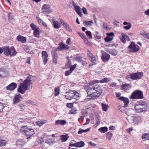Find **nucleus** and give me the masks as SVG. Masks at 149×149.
Returning <instances> with one entry per match:
<instances>
[{"instance_id": "c756f323", "label": "nucleus", "mask_w": 149, "mask_h": 149, "mask_svg": "<svg viewBox=\"0 0 149 149\" xmlns=\"http://www.w3.org/2000/svg\"><path fill=\"white\" fill-rule=\"evenodd\" d=\"M26 90H25V89L22 86V85L21 84L20 86L18 88L17 91L18 92L22 94H24L25 92V91Z\"/></svg>"}, {"instance_id": "f704fd0d", "label": "nucleus", "mask_w": 149, "mask_h": 149, "mask_svg": "<svg viewBox=\"0 0 149 149\" xmlns=\"http://www.w3.org/2000/svg\"><path fill=\"white\" fill-rule=\"evenodd\" d=\"M60 88L59 87H57L55 88L54 95L55 96L58 95L59 94Z\"/></svg>"}, {"instance_id": "c85d7f7f", "label": "nucleus", "mask_w": 149, "mask_h": 149, "mask_svg": "<svg viewBox=\"0 0 149 149\" xmlns=\"http://www.w3.org/2000/svg\"><path fill=\"white\" fill-rule=\"evenodd\" d=\"M98 130L101 133H104L108 131V128L106 127H101Z\"/></svg>"}, {"instance_id": "c03bdc74", "label": "nucleus", "mask_w": 149, "mask_h": 149, "mask_svg": "<svg viewBox=\"0 0 149 149\" xmlns=\"http://www.w3.org/2000/svg\"><path fill=\"white\" fill-rule=\"evenodd\" d=\"M106 135V137L107 139L110 140L112 135V133L110 132H108L107 133Z\"/></svg>"}, {"instance_id": "ea45409f", "label": "nucleus", "mask_w": 149, "mask_h": 149, "mask_svg": "<svg viewBox=\"0 0 149 149\" xmlns=\"http://www.w3.org/2000/svg\"><path fill=\"white\" fill-rule=\"evenodd\" d=\"M109 53L112 55L115 56L118 54L117 52L114 49H112L110 50Z\"/></svg>"}, {"instance_id": "39448f33", "label": "nucleus", "mask_w": 149, "mask_h": 149, "mask_svg": "<svg viewBox=\"0 0 149 149\" xmlns=\"http://www.w3.org/2000/svg\"><path fill=\"white\" fill-rule=\"evenodd\" d=\"M130 78L132 80H137L140 79L143 76V72H137L134 73H130Z\"/></svg>"}, {"instance_id": "680f3d73", "label": "nucleus", "mask_w": 149, "mask_h": 149, "mask_svg": "<svg viewBox=\"0 0 149 149\" xmlns=\"http://www.w3.org/2000/svg\"><path fill=\"white\" fill-rule=\"evenodd\" d=\"M72 73V72L70 70H68L65 72V76H67L70 75Z\"/></svg>"}, {"instance_id": "2eb2a0df", "label": "nucleus", "mask_w": 149, "mask_h": 149, "mask_svg": "<svg viewBox=\"0 0 149 149\" xmlns=\"http://www.w3.org/2000/svg\"><path fill=\"white\" fill-rule=\"evenodd\" d=\"M118 99L120 101H122L123 102L124 104V107H127L129 102V100L127 98L125 97H120L118 98Z\"/></svg>"}, {"instance_id": "864d4df0", "label": "nucleus", "mask_w": 149, "mask_h": 149, "mask_svg": "<svg viewBox=\"0 0 149 149\" xmlns=\"http://www.w3.org/2000/svg\"><path fill=\"white\" fill-rule=\"evenodd\" d=\"M68 62L65 64V66L67 68H69L71 65V62L68 58Z\"/></svg>"}, {"instance_id": "4468645a", "label": "nucleus", "mask_w": 149, "mask_h": 149, "mask_svg": "<svg viewBox=\"0 0 149 149\" xmlns=\"http://www.w3.org/2000/svg\"><path fill=\"white\" fill-rule=\"evenodd\" d=\"M42 58L43 59V63L44 65H45L48 61V55L47 52L45 51H42Z\"/></svg>"}, {"instance_id": "5701e85b", "label": "nucleus", "mask_w": 149, "mask_h": 149, "mask_svg": "<svg viewBox=\"0 0 149 149\" xmlns=\"http://www.w3.org/2000/svg\"><path fill=\"white\" fill-rule=\"evenodd\" d=\"M63 25L66 29L68 31L70 32L72 31L71 27L68 24L66 23H64V24H63Z\"/></svg>"}, {"instance_id": "a211bd4d", "label": "nucleus", "mask_w": 149, "mask_h": 149, "mask_svg": "<svg viewBox=\"0 0 149 149\" xmlns=\"http://www.w3.org/2000/svg\"><path fill=\"white\" fill-rule=\"evenodd\" d=\"M30 26L32 30L34 31L33 34L34 36L35 37H37V27L36 25L32 23L31 24Z\"/></svg>"}, {"instance_id": "58836bf2", "label": "nucleus", "mask_w": 149, "mask_h": 149, "mask_svg": "<svg viewBox=\"0 0 149 149\" xmlns=\"http://www.w3.org/2000/svg\"><path fill=\"white\" fill-rule=\"evenodd\" d=\"M90 130V128H87L86 130H83L80 129L79 130V131L78 132V133L79 134H81L83 132H87L88 131Z\"/></svg>"}, {"instance_id": "412c9836", "label": "nucleus", "mask_w": 149, "mask_h": 149, "mask_svg": "<svg viewBox=\"0 0 149 149\" xmlns=\"http://www.w3.org/2000/svg\"><path fill=\"white\" fill-rule=\"evenodd\" d=\"M55 125H64L66 123V121L65 120H58L55 121Z\"/></svg>"}, {"instance_id": "f8f14e48", "label": "nucleus", "mask_w": 149, "mask_h": 149, "mask_svg": "<svg viewBox=\"0 0 149 149\" xmlns=\"http://www.w3.org/2000/svg\"><path fill=\"white\" fill-rule=\"evenodd\" d=\"M58 45L59 46L58 47L57 49L60 51H61L63 50H67L69 48V47L68 45H66L62 42L59 43Z\"/></svg>"}, {"instance_id": "774afa93", "label": "nucleus", "mask_w": 149, "mask_h": 149, "mask_svg": "<svg viewBox=\"0 0 149 149\" xmlns=\"http://www.w3.org/2000/svg\"><path fill=\"white\" fill-rule=\"evenodd\" d=\"M67 106L68 108H72L73 107V104L72 103H68L67 104Z\"/></svg>"}, {"instance_id": "aec40b11", "label": "nucleus", "mask_w": 149, "mask_h": 149, "mask_svg": "<svg viewBox=\"0 0 149 149\" xmlns=\"http://www.w3.org/2000/svg\"><path fill=\"white\" fill-rule=\"evenodd\" d=\"M3 49L4 51V54L7 56L10 55V47L9 48L8 46H6L3 47Z\"/></svg>"}, {"instance_id": "f3484780", "label": "nucleus", "mask_w": 149, "mask_h": 149, "mask_svg": "<svg viewBox=\"0 0 149 149\" xmlns=\"http://www.w3.org/2000/svg\"><path fill=\"white\" fill-rule=\"evenodd\" d=\"M17 84L13 82L8 86L6 87V88L7 90L11 91L15 89L17 87Z\"/></svg>"}, {"instance_id": "e433bc0d", "label": "nucleus", "mask_w": 149, "mask_h": 149, "mask_svg": "<svg viewBox=\"0 0 149 149\" xmlns=\"http://www.w3.org/2000/svg\"><path fill=\"white\" fill-rule=\"evenodd\" d=\"M110 79L108 78H105L103 79H102V80L99 81V82L100 83H103L107 82L109 81H110Z\"/></svg>"}, {"instance_id": "20e7f679", "label": "nucleus", "mask_w": 149, "mask_h": 149, "mask_svg": "<svg viewBox=\"0 0 149 149\" xmlns=\"http://www.w3.org/2000/svg\"><path fill=\"white\" fill-rule=\"evenodd\" d=\"M129 52L131 53H135L139 51L140 47L137 45L134 42H132L128 46Z\"/></svg>"}, {"instance_id": "bb28decb", "label": "nucleus", "mask_w": 149, "mask_h": 149, "mask_svg": "<svg viewBox=\"0 0 149 149\" xmlns=\"http://www.w3.org/2000/svg\"><path fill=\"white\" fill-rule=\"evenodd\" d=\"M68 137V135H62L60 136V139L62 142H64L67 140Z\"/></svg>"}, {"instance_id": "b1692460", "label": "nucleus", "mask_w": 149, "mask_h": 149, "mask_svg": "<svg viewBox=\"0 0 149 149\" xmlns=\"http://www.w3.org/2000/svg\"><path fill=\"white\" fill-rule=\"evenodd\" d=\"M75 10L76 13H77L78 15L81 17L82 16V12L81 11V9L80 7L78 6H76L75 7Z\"/></svg>"}, {"instance_id": "6e6d98bb", "label": "nucleus", "mask_w": 149, "mask_h": 149, "mask_svg": "<svg viewBox=\"0 0 149 149\" xmlns=\"http://www.w3.org/2000/svg\"><path fill=\"white\" fill-rule=\"evenodd\" d=\"M83 39L85 44L87 45L89 44L90 42L88 41V39L86 37Z\"/></svg>"}, {"instance_id": "2f4dec72", "label": "nucleus", "mask_w": 149, "mask_h": 149, "mask_svg": "<svg viewBox=\"0 0 149 149\" xmlns=\"http://www.w3.org/2000/svg\"><path fill=\"white\" fill-rule=\"evenodd\" d=\"M142 138L144 141L147 140H149V133L144 134L142 135Z\"/></svg>"}, {"instance_id": "7c9ffc66", "label": "nucleus", "mask_w": 149, "mask_h": 149, "mask_svg": "<svg viewBox=\"0 0 149 149\" xmlns=\"http://www.w3.org/2000/svg\"><path fill=\"white\" fill-rule=\"evenodd\" d=\"M130 87L129 84H123L121 86V90H127Z\"/></svg>"}, {"instance_id": "3c124183", "label": "nucleus", "mask_w": 149, "mask_h": 149, "mask_svg": "<svg viewBox=\"0 0 149 149\" xmlns=\"http://www.w3.org/2000/svg\"><path fill=\"white\" fill-rule=\"evenodd\" d=\"M113 39V38H110L107 36L104 38V40L105 42H108L112 40Z\"/></svg>"}, {"instance_id": "052dcab7", "label": "nucleus", "mask_w": 149, "mask_h": 149, "mask_svg": "<svg viewBox=\"0 0 149 149\" xmlns=\"http://www.w3.org/2000/svg\"><path fill=\"white\" fill-rule=\"evenodd\" d=\"M103 28L106 30L108 31L110 29L108 27V25L105 23H104L103 24Z\"/></svg>"}, {"instance_id": "6ab92c4d", "label": "nucleus", "mask_w": 149, "mask_h": 149, "mask_svg": "<svg viewBox=\"0 0 149 149\" xmlns=\"http://www.w3.org/2000/svg\"><path fill=\"white\" fill-rule=\"evenodd\" d=\"M110 58V55L105 52L103 53L102 56V59L104 62L108 61Z\"/></svg>"}, {"instance_id": "423d86ee", "label": "nucleus", "mask_w": 149, "mask_h": 149, "mask_svg": "<svg viewBox=\"0 0 149 149\" xmlns=\"http://www.w3.org/2000/svg\"><path fill=\"white\" fill-rule=\"evenodd\" d=\"M145 106L143 104L136 105L134 107L137 113H141L146 110Z\"/></svg>"}, {"instance_id": "7ed1b4c3", "label": "nucleus", "mask_w": 149, "mask_h": 149, "mask_svg": "<svg viewBox=\"0 0 149 149\" xmlns=\"http://www.w3.org/2000/svg\"><path fill=\"white\" fill-rule=\"evenodd\" d=\"M144 98L143 92L139 90H136L134 91L129 97L130 99L133 100L143 99Z\"/></svg>"}, {"instance_id": "69168bd1", "label": "nucleus", "mask_w": 149, "mask_h": 149, "mask_svg": "<svg viewBox=\"0 0 149 149\" xmlns=\"http://www.w3.org/2000/svg\"><path fill=\"white\" fill-rule=\"evenodd\" d=\"M76 143H73L71 141V143H70L69 144V146H71V147H73L74 146L76 147Z\"/></svg>"}, {"instance_id": "a878e982", "label": "nucleus", "mask_w": 149, "mask_h": 149, "mask_svg": "<svg viewBox=\"0 0 149 149\" xmlns=\"http://www.w3.org/2000/svg\"><path fill=\"white\" fill-rule=\"evenodd\" d=\"M54 27L55 29H58L60 27V24L58 21H55L54 20H52Z\"/></svg>"}, {"instance_id": "0eeeda50", "label": "nucleus", "mask_w": 149, "mask_h": 149, "mask_svg": "<svg viewBox=\"0 0 149 149\" xmlns=\"http://www.w3.org/2000/svg\"><path fill=\"white\" fill-rule=\"evenodd\" d=\"M31 81L29 78L27 77V79H25L23 82L22 83H21V84L22 85V87L25 89V90H27L28 86L30 85V83Z\"/></svg>"}, {"instance_id": "f03ea898", "label": "nucleus", "mask_w": 149, "mask_h": 149, "mask_svg": "<svg viewBox=\"0 0 149 149\" xmlns=\"http://www.w3.org/2000/svg\"><path fill=\"white\" fill-rule=\"evenodd\" d=\"M79 93L75 91L70 90L68 92H66L65 95L66 99L68 100L74 99L78 100L79 96Z\"/></svg>"}, {"instance_id": "f257e3e1", "label": "nucleus", "mask_w": 149, "mask_h": 149, "mask_svg": "<svg viewBox=\"0 0 149 149\" xmlns=\"http://www.w3.org/2000/svg\"><path fill=\"white\" fill-rule=\"evenodd\" d=\"M88 99H95L98 98L102 93L103 89L99 85L88 86L87 89Z\"/></svg>"}, {"instance_id": "e2e57ef3", "label": "nucleus", "mask_w": 149, "mask_h": 149, "mask_svg": "<svg viewBox=\"0 0 149 149\" xmlns=\"http://www.w3.org/2000/svg\"><path fill=\"white\" fill-rule=\"evenodd\" d=\"M114 35V34L113 32L108 33H107V36L109 37L113 36Z\"/></svg>"}, {"instance_id": "72a5a7b5", "label": "nucleus", "mask_w": 149, "mask_h": 149, "mask_svg": "<svg viewBox=\"0 0 149 149\" xmlns=\"http://www.w3.org/2000/svg\"><path fill=\"white\" fill-rule=\"evenodd\" d=\"M28 128L26 126H22L20 129V131L21 132L23 133H25Z\"/></svg>"}, {"instance_id": "5fc2aeb1", "label": "nucleus", "mask_w": 149, "mask_h": 149, "mask_svg": "<svg viewBox=\"0 0 149 149\" xmlns=\"http://www.w3.org/2000/svg\"><path fill=\"white\" fill-rule=\"evenodd\" d=\"M77 64H75L71 66L70 67V70L72 72L76 68Z\"/></svg>"}, {"instance_id": "bf43d9fd", "label": "nucleus", "mask_w": 149, "mask_h": 149, "mask_svg": "<svg viewBox=\"0 0 149 149\" xmlns=\"http://www.w3.org/2000/svg\"><path fill=\"white\" fill-rule=\"evenodd\" d=\"M8 20L11 21L13 19V16L11 13H8Z\"/></svg>"}, {"instance_id": "a18cd8bd", "label": "nucleus", "mask_w": 149, "mask_h": 149, "mask_svg": "<svg viewBox=\"0 0 149 149\" xmlns=\"http://www.w3.org/2000/svg\"><path fill=\"white\" fill-rule=\"evenodd\" d=\"M47 121L46 120H43L42 121H38V125L39 126H42V125L46 123Z\"/></svg>"}, {"instance_id": "09e8293b", "label": "nucleus", "mask_w": 149, "mask_h": 149, "mask_svg": "<svg viewBox=\"0 0 149 149\" xmlns=\"http://www.w3.org/2000/svg\"><path fill=\"white\" fill-rule=\"evenodd\" d=\"M6 141L4 140H0V146H4L6 145Z\"/></svg>"}, {"instance_id": "473e14b6", "label": "nucleus", "mask_w": 149, "mask_h": 149, "mask_svg": "<svg viewBox=\"0 0 149 149\" xmlns=\"http://www.w3.org/2000/svg\"><path fill=\"white\" fill-rule=\"evenodd\" d=\"M76 144L77 147H82L85 145L84 142L82 141L76 142Z\"/></svg>"}, {"instance_id": "dca6fc26", "label": "nucleus", "mask_w": 149, "mask_h": 149, "mask_svg": "<svg viewBox=\"0 0 149 149\" xmlns=\"http://www.w3.org/2000/svg\"><path fill=\"white\" fill-rule=\"evenodd\" d=\"M23 99L21 95L20 94L17 95L15 96L13 98V103L14 104H16L21 101V100Z\"/></svg>"}, {"instance_id": "13d9d810", "label": "nucleus", "mask_w": 149, "mask_h": 149, "mask_svg": "<svg viewBox=\"0 0 149 149\" xmlns=\"http://www.w3.org/2000/svg\"><path fill=\"white\" fill-rule=\"evenodd\" d=\"M132 25L131 24H130L129 25H128L124 26L123 28L126 30H127L129 29L131 27Z\"/></svg>"}, {"instance_id": "9d476101", "label": "nucleus", "mask_w": 149, "mask_h": 149, "mask_svg": "<svg viewBox=\"0 0 149 149\" xmlns=\"http://www.w3.org/2000/svg\"><path fill=\"white\" fill-rule=\"evenodd\" d=\"M87 55H88V58L91 61V62L94 63L95 64L96 63V60L95 57L89 50H88Z\"/></svg>"}, {"instance_id": "a19ab883", "label": "nucleus", "mask_w": 149, "mask_h": 149, "mask_svg": "<svg viewBox=\"0 0 149 149\" xmlns=\"http://www.w3.org/2000/svg\"><path fill=\"white\" fill-rule=\"evenodd\" d=\"M99 118V116L98 115H96L95 117V119L96 121L95 125H96L97 126L100 123V120Z\"/></svg>"}, {"instance_id": "603ef678", "label": "nucleus", "mask_w": 149, "mask_h": 149, "mask_svg": "<svg viewBox=\"0 0 149 149\" xmlns=\"http://www.w3.org/2000/svg\"><path fill=\"white\" fill-rule=\"evenodd\" d=\"M99 83V81L97 80H94L93 81H91L89 82V84L91 85H93L95 84Z\"/></svg>"}, {"instance_id": "1a4fd4ad", "label": "nucleus", "mask_w": 149, "mask_h": 149, "mask_svg": "<svg viewBox=\"0 0 149 149\" xmlns=\"http://www.w3.org/2000/svg\"><path fill=\"white\" fill-rule=\"evenodd\" d=\"M27 131L25 133V138L27 139H29L32 135L34 134L35 132L33 130L31 129L28 128Z\"/></svg>"}, {"instance_id": "c9c22d12", "label": "nucleus", "mask_w": 149, "mask_h": 149, "mask_svg": "<svg viewBox=\"0 0 149 149\" xmlns=\"http://www.w3.org/2000/svg\"><path fill=\"white\" fill-rule=\"evenodd\" d=\"M38 22L40 25L43 26L45 27H47V25L41 19L38 18Z\"/></svg>"}, {"instance_id": "4be33fe9", "label": "nucleus", "mask_w": 149, "mask_h": 149, "mask_svg": "<svg viewBox=\"0 0 149 149\" xmlns=\"http://www.w3.org/2000/svg\"><path fill=\"white\" fill-rule=\"evenodd\" d=\"M17 40L21 42L22 43H24L26 41V38L21 35L18 36L17 37Z\"/></svg>"}, {"instance_id": "393cba45", "label": "nucleus", "mask_w": 149, "mask_h": 149, "mask_svg": "<svg viewBox=\"0 0 149 149\" xmlns=\"http://www.w3.org/2000/svg\"><path fill=\"white\" fill-rule=\"evenodd\" d=\"M10 56H15L17 53L16 50L15 49L14 47L13 46H12L10 47Z\"/></svg>"}, {"instance_id": "37998d69", "label": "nucleus", "mask_w": 149, "mask_h": 149, "mask_svg": "<svg viewBox=\"0 0 149 149\" xmlns=\"http://www.w3.org/2000/svg\"><path fill=\"white\" fill-rule=\"evenodd\" d=\"M83 22L84 24V25L86 26L87 25H91L93 23V22L92 20H91L88 21H84Z\"/></svg>"}, {"instance_id": "8fccbe9b", "label": "nucleus", "mask_w": 149, "mask_h": 149, "mask_svg": "<svg viewBox=\"0 0 149 149\" xmlns=\"http://www.w3.org/2000/svg\"><path fill=\"white\" fill-rule=\"evenodd\" d=\"M81 114L83 115L82 116H86L88 115V112L84 109H83L81 110Z\"/></svg>"}, {"instance_id": "0e129e2a", "label": "nucleus", "mask_w": 149, "mask_h": 149, "mask_svg": "<svg viewBox=\"0 0 149 149\" xmlns=\"http://www.w3.org/2000/svg\"><path fill=\"white\" fill-rule=\"evenodd\" d=\"M143 35L145 38L149 39V33H143Z\"/></svg>"}, {"instance_id": "9b49d317", "label": "nucleus", "mask_w": 149, "mask_h": 149, "mask_svg": "<svg viewBox=\"0 0 149 149\" xmlns=\"http://www.w3.org/2000/svg\"><path fill=\"white\" fill-rule=\"evenodd\" d=\"M87 55H88V58L91 61V62L94 63L95 64L96 63V60L95 57L89 50H88Z\"/></svg>"}, {"instance_id": "de8ad7c7", "label": "nucleus", "mask_w": 149, "mask_h": 149, "mask_svg": "<svg viewBox=\"0 0 149 149\" xmlns=\"http://www.w3.org/2000/svg\"><path fill=\"white\" fill-rule=\"evenodd\" d=\"M124 36V33H122L121 34V36L120 37V41L124 43L126 42L125 40V37Z\"/></svg>"}, {"instance_id": "49530a36", "label": "nucleus", "mask_w": 149, "mask_h": 149, "mask_svg": "<svg viewBox=\"0 0 149 149\" xmlns=\"http://www.w3.org/2000/svg\"><path fill=\"white\" fill-rule=\"evenodd\" d=\"M86 34L87 36L89 38L92 39L93 38L92 36L91 32L89 31H86Z\"/></svg>"}, {"instance_id": "cd10ccee", "label": "nucleus", "mask_w": 149, "mask_h": 149, "mask_svg": "<svg viewBox=\"0 0 149 149\" xmlns=\"http://www.w3.org/2000/svg\"><path fill=\"white\" fill-rule=\"evenodd\" d=\"M55 141L52 139H49L47 140L45 143L49 144V145H52L55 143Z\"/></svg>"}, {"instance_id": "6e6552de", "label": "nucleus", "mask_w": 149, "mask_h": 149, "mask_svg": "<svg viewBox=\"0 0 149 149\" xmlns=\"http://www.w3.org/2000/svg\"><path fill=\"white\" fill-rule=\"evenodd\" d=\"M42 11L44 13H49L52 12L50 6L46 4L43 5L42 8Z\"/></svg>"}, {"instance_id": "79ce46f5", "label": "nucleus", "mask_w": 149, "mask_h": 149, "mask_svg": "<svg viewBox=\"0 0 149 149\" xmlns=\"http://www.w3.org/2000/svg\"><path fill=\"white\" fill-rule=\"evenodd\" d=\"M22 48L26 52L28 53H30L29 48L27 46L23 45L22 46Z\"/></svg>"}, {"instance_id": "338daca9", "label": "nucleus", "mask_w": 149, "mask_h": 149, "mask_svg": "<svg viewBox=\"0 0 149 149\" xmlns=\"http://www.w3.org/2000/svg\"><path fill=\"white\" fill-rule=\"evenodd\" d=\"M78 34L83 39L86 36H85L84 34H83L79 32H78Z\"/></svg>"}, {"instance_id": "4c0bfd02", "label": "nucleus", "mask_w": 149, "mask_h": 149, "mask_svg": "<svg viewBox=\"0 0 149 149\" xmlns=\"http://www.w3.org/2000/svg\"><path fill=\"white\" fill-rule=\"evenodd\" d=\"M101 105L103 111H106L108 108V105L102 103L101 104Z\"/></svg>"}, {"instance_id": "4d7b16f0", "label": "nucleus", "mask_w": 149, "mask_h": 149, "mask_svg": "<svg viewBox=\"0 0 149 149\" xmlns=\"http://www.w3.org/2000/svg\"><path fill=\"white\" fill-rule=\"evenodd\" d=\"M4 108V107L3 105V104L0 102V113H1L3 111V109Z\"/></svg>"}, {"instance_id": "ddd939ff", "label": "nucleus", "mask_w": 149, "mask_h": 149, "mask_svg": "<svg viewBox=\"0 0 149 149\" xmlns=\"http://www.w3.org/2000/svg\"><path fill=\"white\" fill-rule=\"evenodd\" d=\"M52 57L53 62L54 64L56 65L57 63L58 58V54L55 50L52 51Z\"/></svg>"}]
</instances>
